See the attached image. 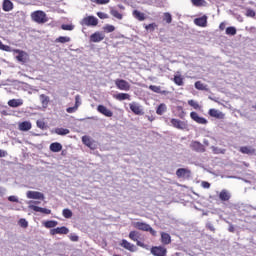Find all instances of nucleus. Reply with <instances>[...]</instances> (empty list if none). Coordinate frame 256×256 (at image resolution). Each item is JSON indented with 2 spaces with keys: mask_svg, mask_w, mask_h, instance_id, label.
Masks as SVG:
<instances>
[{
  "mask_svg": "<svg viewBox=\"0 0 256 256\" xmlns=\"http://www.w3.org/2000/svg\"><path fill=\"white\" fill-rule=\"evenodd\" d=\"M172 127H175V129L185 130L187 129V123L185 121H181L179 119L172 118L170 121Z\"/></svg>",
  "mask_w": 256,
  "mask_h": 256,
  "instance_id": "nucleus-7",
  "label": "nucleus"
},
{
  "mask_svg": "<svg viewBox=\"0 0 256 256\" xmlns=\"http://www.w3.org/2000/svg\"><path fill=\"white\" fill-rule=\"evenodd\" d=\"M81 105V96L76 95L75 96V108L79 109V106Z\"/></svg>",
  "mask_w": 256,
  "mask_h": 256,
  "instance_id": "nucleus-49",
  "label": "nucleus"
},
{
  "mask_svg": "<svg viewBox=\"0 0 256 256\" xmlns=\"http://www.w3.org/2000/svg\"><path fill=\"white\" fill-rule=\"evenodd\" d=\"M16 52L18 53V55L16 56L17 61H19L20 63H25L26 53L21 50H16Z\"/></svg>",
  "mask_w": 256,
  "mask_h": 256,
  "instance_id": "nucleus-31",
  "label": "nucleus"
},
{
  "mask_svg": "<svg viewBox=\"0 0 256 256\" xmlns=\"http://www.w3.org/2000/svg\"><path fill=\"white\" fill-rule=\"evenodd\" d=\"M99 24V19L95 16H88L82 19V25H86V27H96Z\"/></svg>",
  "mask_w": 256,
  "mask_h": 256,
  "instance_id": "nucleus-3",
  "label": "nucleus"
},
{
  "mask_svg": "<svg viewBox=\"0 0 256 256\" xmlns=\"http://www.w3.org/2000/svg\"><path fill=\"white\" fill-rule=\"evenodd\" d=\"M61 29H63V31H73L75 26L73 24H62Z\"/></svg>",
  "mask_w": 256,
  "mask_h": 256,
  "instance_id": "nucleus-42",
  "label": "nucleus"
},
{
  "mask_svg": "<svg viewBox=\"0 0 256 256\" xmlns=\"http://www.w3.org/2000/svg\"><path fill=\"white\" fill-rule=\"evenodd\" d=\"M31 127H32L31 122L24 121V122L19 124L18 129L20 131H30Z\"/></svg>",
  "mask_w": 256,
  "mask_h": 256,
  "instance_id": "nucleus-23",
  "label": "nucleus"
},
{
  "mask_svg": "<svg viewBox=\"0 0 256 256\" xmlns=\"http://www.w3.org/2000/svg\"><path fill=\"white\" fill-rule=\"evenodd\" d=\"M207 229H209L210 231H215V227L213 226V224L211 222H208L206 224Z\"/></svg>",
  "mask_w": 256,
  "mask_h": 256,
  "instance_id": "nucleus-59",
  "label": "nucleus"
},
{
  "mask_svg": "<svg viewBox=\"0 0 256 256\" xmlns=\"http://www.w3.org/2000/svg\"><path fill=\"white\" fill-rule=\"evenodd\" d=\"M147 231H149V233H151V235H157V231H155L153 228H151L150 226V229H148Z\"/></svg>",
  "mask_w": 256,
  "mask_h": 256,
  "instance_id": "nucleus-64",
  "label": "nucleus"
},
{
  "mask_svg": "<svg viewBox=\"0 0 256 256\" xmlns=\"http://www.w3.org/2000/svg\"><path fill=\"white\" fill-rule=\"evenodd\" d=\"M77 107L73 106V107H68L66 109L67 113H75V111H77Z\"/></svg>",
  "mask_w": 256,
  "mask_h": 256,
  "instance_id": "nucleus-58",
  "label": "nucleus"
},
{
  "mask_svg": "<svg viewBox=\"0 0 256 256\" xmlns=\"http://www.w3.org/2000/svg\"><path fill=\"white\" fill-rule=\"evenodd\" d=\"M132 15L138 21H145V13H143V12H141L139 10H134Z\"/></svg>",
  "mask_w": 256,
  "mask_h": 256,
  "instance_id": "nucleus-25",
  "label": "nucleus"
},
{
  "mask_svg": "<svg viewBox=\"0 0 256 256\" xmlns=\"http://www.w3.org/2000/svg\"><path fill=\"white\" fill-rule=\"evenodd\" d=\"M62 215L65 219H71L73 217V212L66 208L62 211Z\"/></svg>",
  "mask_w": 256,
  "mask_h": 256,
  "instance_id": "nucleus-39",
  "label": "nucleus"
},
{
  "mask_svg": "<svg viewBox=\"0 0 256 256\" xmlns=\"http://www.w3.org/2000/svg\"><path fill=\"white\" fill-rule=\"evenodd\" d=\"M62 149L63 145H61V143L59 142H54L50 144V151H52V153H59V151H61Z\"/></svg>",
  "mask_w": 256,
  "mask_h": 256,
  "instance_id": "nucleus-21",
  "label": "nucleus"
},
{
  "mask_svg": "<svg viewBox=\"0 0 256 256\" xmlns=\"http://www.w3.org/2000/svg\"><path fill=\"white\" fill-rule=\"evenodd\" d=\"M151 254L154 256H167V249L163 246H154L151 248Z\"/></svg>",
  "mask_w": 256,
  "mask_h": 256,
  "instance_id": "nucleus-5",
  "label": "nucleus"
},
{
  "mask_svg": "<svg viewBox=\"0 0 256 256\" xmlns=\"http://www.w3.org/2000/svg\"><path fill=\"white\" fill-rule=\"evenodd\" d=\"M188 105H190V107H193V109L201 111V105H199V103L195 100H189Z\"/></svg>",
  "mask_w": 256,
  "mask_h": 256,
  "instance_id": "nucleus-35",
  "label": "nucleus"
},
{
  "mask_svg": "<svg viewBox=\"0 0 256 256\" xmlns=\"http://www.w3.org/2000/svg\"><path fill=\"white\" fill-rule=\"evenodd\" d=\"M228 231L230 233H235V227L233 226V224H230L229 228H228Z\"/></svg>",
  "mask_w": 256,
  "mask_h": 256,
  "instance_id": "nucleus-63",
  "label": "nucleus"
},
{
  "mask_svg": "<svg viewBox=\"0 0 256 256\" xmlns=\"http://www.w3.org/2000/svg\"><path fill=\"white\" fill-rule=\"evenodd\" d=\"M149 89H150V91H153L154 93H161L162 95H165V93H166V91H161L160 86H156V85H150Z\"/></svg>",
  "mask_w": 256,
  "mask_h": 256,
  "instance_id": "nucleus-34",
  "label": "nucleus"
},
{
  "mask_svg": "<svg viewBox=\"0 0 256 256\" xmlns=\"http://www.w3.org/2000/svg\"><path fill=\"white\" fill-rule=\"evenodd\" d=\"M27 199H40V200H45V194L37 191H28L26 193Z\"/></svg>",
  "mask_w": 256,
  "mask_h": 256,
  "instance_id": "nucleus-10",
  "label": "nucleus"
},
{
  "mask_svg": "<svg viewBox=\"0 0 256 256\" xmlns=\"http://www.w3.org/2000/svg\"><path fill=\"white\" fill-rule=\"evenodd\" d=\"M195 88L198 89V91H207V86H205L201 81L195 82Z\"/></svg>",
  "mask_w": 256,
  "mask_h": 256,
  "instance_id": "nucleus-36",
  "label": "nucleus"
},
{
  "mask_svg": "<svg viewBox=\"0 0 256 256\" xmlns=\"http://www.w3.org/2000/svg\"><path fill=\"white\" fill-rule=\"evenodd\" d=\"M70 41L71 37L69 36H60L55 40L56 43H70Z\"/></svg>",
  "mask_w": 256,
  "mask_h": 256,
  "instance_id": "nucleus-33",
  "label": "nucleus"
},
{
  "mask_svg": "<svg viewBox=\"0 0 256 256\" xmlns=\"http://www.w3.org/2000/svg\"><path fill=\"white\" fill-rule=\"evenodd\" d=\"M8 155L7 151L0 149V158L7 157Z\"/></svg>",
  "mask_w": 256,
  "mask_h": 256,
  "instance_id": "nucleus-60",
  "label": "nucleus"
},
{
  "mask_svg": "<svg viewBox=\"0 0 256 256\" xmlns=\"http://www.w3.org/2000/svg\"><path fill=\"white\" fill-rule=\"evenodd\" d=\"M201 185L203 189H209L211 187V184L207 181H202Z\"/></svg>",
  "mask_w": 256,
  "mask_h": 256,
  "instance_id": "nucleus-57",
  "label": "nucleus"
},
{
  "mask_svg": "<svg viewBox=\"0 0 256 256\" xmlns=\"http://www.w3.org/2000/svg\"><path fill=\"white\" fill-rule=\"evenodd\" d=\"M115 85L120 91H129V89H131V84L124 79H116Z\"/></svg>",
  "mask_w": 256,
  "mask_h": 256,
  "instance_id": "nucleus-2",
  "label": "nucleus"
},
{
  "mask_svg": "<svg viewBox=\"0 0 256 256\" xmlns=\"http://www.w3.org/2000/svg\"><path fill=\"white\" fill-rule=\"evenodd\" d=\"M0 51H11V47L3 44V42L0 40Z\"/></svg>",
  "mask_w": 256,
  "mask_h": 256,
  "instance_id": "nucleus-47",
  "label": "nucleus"
},
{
  "mask_svg": "<svg viewBox=\"0 0 256 256\" xmlns=\"http://www.w3.org/2000/svg\"><path fill=\"white\" fill-rule=\"evenodd\" d=\"M161 241L163 245H169V243H171V235H169V233L162 232Z\"/></svg>",
  "mask_w": 256,
  "mask_h": 256,
  "instance_id": "nucleus-24",
  "label": "nucleus"
},
{
  "mask_svg": "<svg viewBox=\"0 0 256 256\" xmlns=\"http://www.w3.org/2000/svg\"><path fill=\"white\" fill-rule=\"evenodd\" d=\"M174 83L179 87L183 86V77L181 76H174Z\"/></svg>",
  "mask_w": 256,
  "mask_h": 256,
  "instance_id": "nucleus-44",
  "label": "nucleus"
},
{
  "mask_svg": "<svg viewBox=\"0 0 256 256\" xmlns=\"http://www.w3.org/2000/svg\"><path fill=\"white\" fill-rule=\"evenodd\" d=\"M190 117L192 121H195V123H198L199 125H207L208 121L204 118L199 116L197 112H191Z\"/></svg>",
  "mask_w": 256,
  "mask_h": 256,
  "instance_id": "nucleus-8",
  "label": "nucleus"
},
{
  "mask_svg": "<svg viewBox=\"0 0 256 256\" xmlns=\"http://www.w3.org/2000/svg\"><path fill=\"white\" fill-rule=\"evenodd\" d=\"M97 16L99 17V19H109V15L104 12H98Z\"/></svg>",
  "mask_w": 256,
  "mask_h": 256,
  "instance_id": "nucleus-52",
  "label": "nucleus"
},
{
  "mask_svg": "<svg viewBox=\"0 0 256 256\" xmlns=\"http://www.w3.org/2000/svg\"><path fill=\"white\" fill-rule=\"evenodd\" d=\"M19 225L20 227H23V229H27V227H29V222L22 218L19 220Z\"/></svg>",
  "mask_w": 256,
  "mask_h": 256,
  "instance_id": "nucleus-46",
  "label": "nucleus"
},
{
  "mask_svg": "<svg viewBox=\"0 0 256 256\" xmlns=\"http://www.w3.org/2000/svg\"><path fill=\"white\" fill-rule=\"evenodd\" d=\"M150 226L151 225H149L147 223H143V222H136L135 223V227H136V229H139V231H149Z\"/></svg>",
  "mask_w": 256,
  "mask_h": 256,
  "instance_id": "nucleus-22",
  "label": "nucleus"
},
{
  "mask_svg": "<svg viewBox=\"0 0 256 256\" xmlns=\"http://www.w3.org/2000/svg\"><path fill=\"white\" fill-rule=\"evenodd\" d=\"M57 225H59V222L55 220H48L44 222V227H46V229H53L54 227H57Z\"/></svg>",
  "mask_w": 256,
  "mask_h": 256,
  "instance_id": "nucleus-28",
  "label": "nucleus"
},
{
  "mask_svg": "<svg viewBox=\"0 0 256 256\" xmlns=\"http://www.w3.org/2000/svg\"><path fill=\"white\" fill-rule=\"evenodd\" d=\"M219 199L220 201H229V199H231V192L227 189H223L219 193Z\"/></svg>",
  "mask_w": 256,
  "mask_h": 256,
  "instance_id": "nucleus-18",
  "label": "nucleus"
},
{
  "mask_svg": "<svg viewBox=\"0 0 256 256\" xmlns=\"http://www.w3.org/2000/svg\"><path fill=\"white\" fill-rule=\"evenodd\" d=\"M246 17H255V10L248 8L246 10Z\"/></svg>",
  "mask_w": 256,
  "mask_h": 256,
  "instance_id": "nucleus-50",
  "label": "nucleus"
},
{
  "mask_svg": "<svg viewBox=\"0 0 256 256\" xmlns=\"http://www.w3.org/2000/svg\"><path fill=\"white\" fill-rule=\"evenodd\" d=\"M94 3L97 5H107L109 3V0H95Z\"/></svg>",
  "mask_w": 256,
  "mask_h": 256,
  "instance_id": "nucleus-55",
  "label": "nucleus"
},
{
  "mask_svg": "<svg viewBox=\"0 0 256 256\" xmlns=\"http://www.w3.org/2000/svg\"><path fill=\"white\" fill-rule=\"evenodd\" d=\"M208 115H210V117H214L215 119H225V114L214 108L208 111Z\"/></svg>",
  "mask_w": 256,
  "mask_h": 256,
  "instance_id": "nucleus-14",
  "label": "nucleus"
},
{
  "mask_svg": "<svg viewBox=\"0 0 256 256\" xmlns=\"http://www.w3.org/2000/svg\"><path fill=\"white\" fill-rule=\"evenodd\" d=\"M164 21H166V23H171L173 21V17L171 16V13L166 12L164 13Z\"/></svg>",
  "mask_w": 256,
  "mask_h": 256,
  "instance_id": "nucleus-45",
  "label": "nucleus"
},
{
  "mask_svg": "<svg viewBox=\"0 0 256 256\" xmlns=\"http://www.w3.org/2000/svg\"><path fill=\"white\" fill-rule=\"evenodd\" d=\"M3 11H6V12L13 11V2H11V0H4Z\"/></svg>",
  "mask_w": 256,
  "mask_h": 256,
  "instance_id": "nucleus-26",
  "label": "nucleus"
},
{
  "mask_svg": "<svg viewBox=\"0 0 256 256\" xmlns=\"http://www.w3.org/2000/svg\"><path fill=\"white\" fill-rule=\"evenodd\" d=\"M212 151L213 153H215V155H219V154L225 155V149H221L219 147L212 146Z\"/></svg>",
  "mask_w": 256,
  "mask_h": 256,
  "instance_id": "nucleus-41",
  "label": "nucleus"
},
{
  "mask_svg": "<svg viewBox=\"0 0 256 256\" xmlns=\"http://www.w3.org/2000/svg\"><path fill=\"white\" fill-rule=\"evenodd\" d=\"M240 152L244 153V155H251V153H253V150H251V148L244 146L240 148Z\"/></svg>",
  "mask_w": 256,
  "mask_h": 256,
  "instance_id": "nucleus-43",
  "label": "nucleus"
},
{
  "mask_svg": "<svg viewBox=\"0 0 256 256\" xmlns=\"http://www.w3.org/2000/svg\"><path fill=\"white\" fill-rule=\"evenodd\" d=\"M55 133H56V135L65 136V135H69V133H71V131L67 128H56Z\"/></svg>",
  "mask_w": 256,
  "mask_h": 256,
  "instance_id": "nucleus-29",
  "label": "nucleus"
},
{
  "mask_svg": "<svg viewBox=\"0 0 256 256\" xmlns=\"http://www.w3.org/2000/svg\"><path fill=\"white\" fill-rule=\"evenodd\" d=\"M226 35H237V28L230 26L226 28Z\"/></svg>",
  "mask_w": 256,
  "mask_h": 256,
  "instance_id": "nucleus-40",
  "label": "nucleus"
},
{
  "mask_svg": "<svg viewBox=\"0 0 256 256\" xmlns=\"http://www.w3.org/2000/svg\"><path fill=\"white\" fill-rule=\"evenodd\" d=\"M69 228L62 226L50 230V235H68Z\"/></svg>",
  "mask_w": 256,
  "mask_h": 256,
  "instance_id": "nucleus-11",
  "label": "nucleus"
},
{
  "mask_svg": "<svg viewBox=\"0 0 256 256\" xmlns=\"http://www.w3.org/2000/svg\"><path fill=\"white\" fill-rule=\"evenodd\" d=\"M8 201L11 203H19V198H17V196H9Z\"/></svg>",
  "mask_w": 256,
  "mask_h": 256,
  "instance_id": "nucleus-53",
  "label": "nucleus"
},
{
  "mask_svg": "<svg viewBox=\"0 0 256 256\" xmlns=\"http://www.w3.org/2000/svg\"><path fill=\"white\" fill-rule=\"evenodd\" d=\"M155 27H157L156 23L148 24L145 26L146 31H155Z\"/></svg>",
  "mask_w": 256,
  "mask_h": 256,
  "instance_id": "nucleus-48",
  "label": "nucleus"
},
{
  "mask_svg": "<svg viewBox=\"0 0 256 256\" xmlns=\"http://www.w3.org/2000/svg\"><path fill=\"white\" fill-rule=\"evenodd\" d=\"M114 98H116L117 101H131V95H129L128 93H118L114 95Z\"/></svg>",
  "mask_w": 256,
  "mask_h": 256,
  "instance_id": "nucleus-20",
  "label": "nucleus"
},
{
  "mask_svg": "<svg viewBox=\"0 0 256 256\" xmlns=\"http://www.w3.org/2000/svg\"><path fill=\"white\" fill-rule=\"evenodd\" d=\"M166 112H167V105L165 104H160L156 109L157 115H163V113H166Z\"/></svg>",
  "mask_w": 256,
  "mask_h": 256,
  "instance_id": "nucleus-32",
  "label": "nucleus"
},
{
  "mask_svg": "<svg viewBox=\"0 0 256 256\" xmlns=\"http://www.w3.org/2000/svg\"><path fill=\"white\" fill-rule=\"evenodd\" d=\"M69 239H70V241H72L73 243H77V241H79V236H77L76 234H70V235H69Z\"/></svg>",
  "mask_w": 256,
  "mask_h": 256,
  "instance_id": "nucleus-51",
  "label": "nucleus"
},
{
  "mask_svg": "<svg viewBox=\"0 0 256 256\" xmlns=\"http://www.w3.org/2000/svg\"><path fill=\"white\" fill-rule=\"evenodd\" d=\"M110 14L112 17H115V19H119V21L123 19V14L119 13V11L115 10V8H110Z\"/></svg>",
  "mask_w": 256,
  "mask_h": 256,
  "instance_id": "nucleus-30",
  "label": "nucleus"
},
{
  "mask_svg": "<svg viewBox=\"0 0 256 256\" xmlns=\"http://www.w3.org/2000/svg\"><path fill=\"white\" fill-rule=\"evenodd\" d=\"M82 142H83L84 145H87L89 147V143H90L89 137L83 136L82 137Z\"/></svg>",
  "mask_w": 256,
  "mask_h": 256,
  "instance_id": "nucleus-56",
  "label": "nucleus"
},
{
  "mask_svg": "<svg viewBox=\"0 0 256 256\" xmlns=\"http://www.w3.org/2000/svg\"><path fill=\"white\" fill-rule=\"evenodd\" d=\"M40 101H41L42 107H44V109H47V107L49 105V96H47L45 94H41Z\"/></svg>",
  "mask_w": 256,
  "mask_h": 256,
  "instance_id": "nucleus-27",
  "label": "nucleus"
},
{
  "mask_svg": "<svg viewBox=\"0 0 256 256\" xmlns=\"http://www.w3.org/2000/svg\"><path fill=\"white\" fill-rule=\"evenodd\" d=\"M190 149L196 153H205V146L199 141H192L190 143Z\"/></svg>",
  "mask_w": 256,
  "mask_h": 256,
  "instance_id": "nucleus-6",
  "label": "nucleus"
},
{
  "mask_svg": "<svg viewBox=\"0 0 256 256\" xmlns=\"http://www.w3.org/2000/svg\"><path fill=\"white\" fill-rule=\"evenodd\" d=\"M193 5H195L196 7H201V5H203V0H191Z\"/></svg>",
  "mask_w": 256,
  "mask_h": 256,
  "instance_id": "nucleus-54",
  "label": "nucleus"
},
{
  "mask_svg": "<svg viewBox=\"0 0 256 256\" xmlns=\"http://www.w3.org/2000/svg\"><path fill=\"white\" fill-rule=\"evenodd\" d=\"M97 111L102 115H105V117H113V112L109 110L107 107H105L104 105H99L97 107Z\"/></svg>",
  "mask_w": 256,
  "mask_h": 256,
  "instance_id": "nucleus-16",
  "label": "nucleus"
},
{
  "mask_svg": "<svg viewBox=\"0 0 256 256\" xmlns=\"http://www.w3.org/2000/svg\"><path fill=\"white\" fill-rule=\"evenodd\" d=\"M207 15L194 19V23L197 27H207Z\"/></svg>",
  "mask_w": 256,
  "mask_h": 256,
  "instance_id": "nucleus-17",
  "label": "nucleus"
},
{
  "mask_svg": "<svg viewBox=\"0 0 256 256\" xmlns=\"http://www.w3.org/2000/svg\"><path fill=\"white\" fill-rule=\"evenodd\" d=\"M103 31L104 33H113V31H115V26L111 24H106L105 26H103Z\"/></svg>",
  "mask_w": 256,
  "mask_h": 256,
  "instance_id": "nucleus-37",
  "label": "nucleus"
},
{
  "mask_svg": "<svg viewBox=\"0 0 256 256\" xmlns=\"http://www.w3.org/2000/svg\"><path fill=\"white\" fill-rule=\"evenodd\" d=\"M129 239H131V241H138L139 240V232L131 231L129 233Z\"/></svg>",
  "mask_w": 256,
  "mask_h": 256,
  "instance_id": "nucleus-38",
  "label": "nucleus"
},
{
  "mask_svg": "<svg viewBox=\"0 0 256 256\" xmlns=\"http://www.w3.org/2000/svg\"><path fill=\"white\" fill-rule=\"evenodd\" d=\"M120 246L126 249L127 251H130L131 253H135V251H137V246H135L134 244H131L126 239H123L121 241Z\"/></svg>",
  "mask_w": 256,
  "mask_h": 256,
  "instance_id": "nucleus-12",
  "label": "nucleus"
},
{
  "mask_svg": "<svg viewBox=\"0 0 256 256\" xmlns=\"http://www.w3.org/2000/svg\"><path fill=\"white\" fill-rule=\"evenodd\" d=\"M105 39V33L103 32H95L90 36L91 43H101Z\"/></svg>",
  "mask_w": 256,
  "mask_h": 256,
  "instance_id": "nucleus-9",
  "label": "nucleus"
},
{
  "mask_svg": "<svg viewBox=\"0 0 256 256\" xmlns=\"http://www.w3.org/2000/svg\"><path fill=\"white\" fill-rule=\"evenodd\" d=\"M136 245L138 247H142L143 249H145V247H146L145 244L143 242L139 241V240L136 241Z\"/></svg>",
  "mask_w": 256,
  "mask_h": 256,
  "instance_id": "nucleus-61",
  "label": "nucleus"
},
{
  "mask_svg": "<svg viewBox=\"0 0 256 256\" xmlns=\"http://www.w3.org/2000/svg\"><path fill=\"white\" fill-rule=\"evenodd\" d=\"M8 105L12 108L21 107L23 105V99H11L8 101Z\"/></svg>",
  "mask_w": 256,
  "mask_h": 256,
  "instance_id": "nucleus-19",
  "label": "nucleus"
},
{
  "mask_svg": "<svg viewBox=\"0 0 256 256\" xmlns=\"http://www.w3.org/2000/svg\"><path fill=\"white\" fill-rule=\"evenodd\" d=\"M29 209H31L32 211H35L36 213H44V215H51V210L47 209V208H41L39 206L30 204Z\"/></svg>",
  "mask_w": 256,
  "mask_h": 256,
  "instance_id": "nucleus-13",
  "label": "nucleus"
},
{
  "mask_svg": "<svg viewBox=\"0 0 256 256\" xmlns=\"http://www.w3.org/2000/svg\"><path fill=\"white\" fill-rule=\"evenodd\" d=\"M129 107H130V111H132V113H134V115H144L145 114V112L143 111V106L137 102H131L129 104Z\"/></svg>",
  "mask_w": 256,
  "mask_h": 256,
  "instance_id": "nucleus-4",
  "label": "nucleus"
},
{
  "mask_svg": "<svg viewBox=\"0 0 256 256\" xmlns=\"http://www.w3.org/2000/svg\"><path fill=\"white\" fill-rule=\"evenodd\" d=\"M176 175L177 177L179 178H186V177H191V170L189 169H186V168H179L177 171H176Z\"/></svg>",
  "mask_w": 256,
  "mask_h": 256,
  "instance_id": "nucleus-15",
  "label": "nucleus"
},
{
  "mask_svg": "<svg viewBox=\"0 0 256 256\" xmlns=\"http://www.w3.org/2000/svg\"><path fill=\"white\" fill-rule=\"evenodd\" d=\"M6 189L5 188H3V187H0V197H3V195H5V193H6Z\"/></svg>",
  "mask_w": 256,
  "mask_h": 256,
  "instance_id": "nucleus-62",
  "label": "nucleus"
},
{
  "mask_svg": "<svg viewBox=\"0 0 256 256\" xmlns=\"http://www.w3.org/2000/svg\"><path fill=\"white\" fill-rule=\"evenodd\" d=\"M31 17L35 23H47V21H49L47 14L41 10L33 12Z\"/></svg>",
  "mask_w": 256,
  "mask_h": 256,
  "instance_id": "nucleus-1",
  "label": "nucleus"
}]
</instances>
